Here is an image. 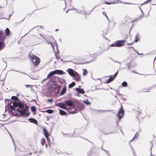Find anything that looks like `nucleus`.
I'll list each match as a JSON object with an SVG mask.
<instances>
[{"mask_svg": "<svg viewBox=\"0 0 156 156\" xmlns=\"http://www.w3.org/2000/svg\"><path fill=\"white\" fill-rule=\"evenodd\" d=\"M30 58L33 64L35 66H37L40 62V58L36 55H30Z\"/></svg>", "mask_w": 156, "mask_h": 156, "instance_id": "2", "label": "nucleus"}, {"mask_svg": "<svg viewBox=\"0 0 156 156\" xmlns=\"http://www.w3.org/2000/svg\"><path fill=\"white\" fill-rule=\"evenodd\" d=\"M139 40V34L138 33L135 36V40L133 41V42H136Z\"/></svg>", "mask_w": 156, "mask_h": 156, "instance_id": "23", "label": "nucleus"}, {"mask_svg": "<svg viewBox=\"0 0 156 156\" xmlns=\"http://www.w3.org/2000/svg\"><path fill=\"white\" fill-rule=\"evenodd\" d=\"M102 32V35L103 36H104L106 35V34H107L108 30L107 29H106L104 30H103Z\"/></svg>", "mask_w": 156, "mask_h": 156, "instance_id": "27", "label": "nucleus"}, {"mask_svg": "<svg viewBox=\"0 0 156 156\" xmlns=\"http://www.w3.org/2000/svg\"><path fill=\"white\" fill-rule=\"evenodd\" d=\"M139 8L140 9V10L141 12H142V16H139V19H137V20H133V21H132V24H133V25H132V27H131V29L130 30H131V29H132V27H133V22H135V21H137L138 20H140V19H141L142 18V17H143L144 16V12H143V11L142 10V9H141V8L140 7H139Z\"/></svg>", "mask_w": 156, "mask_h": 156, "instance_id": "9", "label": "nucleus"}, {"mask_svg": "<svg viewBox=\"0 0 156 156\" xmlns=\"http://www.w3.org/2000/svg\"><path fill=\"white\" fill-rule=\"evenodd\" d=\"M136 53H137V54L138 55H143V53H141V54H140L136 50V51H135Z\"/></svg>", "mask_w": 156, "mask_h": 156, "instance_id": "51", "label": "nucleus"}, {"mask_svg": "<svg viewBox=\"0 0 156 156\" xmlns=\"http://www.w3.org/2000/svg\"><path fill=\"white\" fill-rule=\"evenodd\" d=\"M5 35L7 36H9L11 35L9 29L7 28L5 30Z\"/></svg>", "mask_w": 156, "mask_h": 156, "instance_id": "15", "label": "nucleus"}, {"mask_svg": "<svg viewBox=\"0 0 156 156\" xmlns=\"http://www.w3.org/2000/svg\"><path fill=\"white\" fill-rule=\"evenodd\" d=\"M17 97L16 96H12L11 97V99L12 100H16L17 99Z\"/></svg>", "mask_w": 156, "mask_h": 156, "instance_id": "44", "label": "nucleus"}, {"mask_svg": "<svg viewBox=\"0 0 156 156\" xmlns=\"http://www.w3.org/2000/svg\"><path fill=\"white\" fill-rule=\"evenodd\" d=\"M102 13L103 14V15H105V17H106L107 19V20L108 21V22H109L110 21V20H109V19L108 18V17L107 16L105 12H104V11L103 12H102Z\"/></svg>", "mask_w": 156, "mask_h": 156, "instance_id": "32", "label": "nucleus"}, {"mask_svg": "<svg viewBox=\"0 0 156 156\" xmlns=\"http://www.w3.org/2000/svg\"><path fill=\"white\" fill-rule=\"evenodd\" d=\"M67 72L72 77H74V71L73 69L70 68L68 69L67 70Z\"/></svg>", "mask_w": 156, "mask_h": 156, "instance_id": "12", "label": "nucleus"}, {"mask_svg": "<svg viewBox=\"0 0 156 156\" xmlns=\"http://www.w3.org/2000/svg\"><path fill=\"white\" fill-rule=\"evenodd\" d=\"M46 43L48 44H51V46H52L53 49V50H54V46L55 45H56L57 48L58 47V45L56 43V41L55 40H54V42L53 43L50 42L48 41H47L46 42Z\"/></svg>", "mask_w": 156, "mask_h": 156, "instance_id": "8", "label": "nucleus"}, {"mask_svg": "<svg viewBox=\"0 0 156 156\" xmlns=\"http://www.w3.org/2000/svg\"><path fill=\"white\" fill-rule=\"evenodd\" d=\"M10 109L11 110V112L14 114L16 113H15L13 111L15 112L17 111L20 112V115H24L25 112L28 109V108L26 105L24 107V105L22 103L15 101L13 103V105L10 107Z\"/></svg>", "mask_w": 156, "mask_h": 156, "instance_id": "1", "label": "nucleus"}, {"mask_svg": "<svg viewBox=\"0 0 156 156\" xmlns=\"http://www.w3.org/2000/svg\"><path fill=\"white\" fill-rule=\"evenodd\" d=\"M105 3L106 4H108V5H109V4H111V3L108 2H105Z\"/></svg>", "mask_w": 156, "mask_h": 156, "instance_id": "53", "label": "nucleus"}, {"mask_svg": "<svg viewBox=\"0 0 156 156\" xmlns=\"http://www.w3.org/2000/svg\"><path fill=\"white\" fill-rule=\"evenodd\" d=\"M76 83L74 82H73L69 84V88H70L74 87Z\"/></svg>", "mask_w": 156, "mask_h": 156, "instance_id": "25", "label": "nucleus"}, {"mask_svg": "<svg viewBox=\"0 0 156 156\" xmlns=\"http://www.w3.org/2000/svg\"><path fill=\"white\" fill-rule=\"evenodd\" d=\"M122 86L123 87H126L128 86L127 83L126 81H123L122 84Z\"/></svg>", "mask_w": 156, "mask_h": 156, "instance_id": "29", "label": "nucleus"}, {"mask_svg": "<svg viewBox=\"0 0 156 156\" xmlns=\"http://www.w3.org/2000/svg\"><path fill=\"white\" fill-rule=\"evenodd\" d=\"M115 91H116V94H117L118 95H119V96L122 95V94H119V90H115Z\"/></svg>", "mask_w": 156, "mask_h": 156, "instance_id": "38", "label": "nucleus"}, {"mask_svg": "<svg viewBox=\"0 0 156 156\" xmlns=\"http://www.w3.org/2000/svg\"><path fill=\"white\" fill-rule=\"evenodd\" d=\"M30 85H26V86L27 87H29V86H30Z\"/></svg>", "mask_w": 156, "mask_h": 156, "instance_id": "59", "label": "nucleus"}, {"mask_svg": "<svg viewBox=\"0 0 156 156\" xmlns=\"http://www.w3.org/2000/svg\"><path fill=\"white\" fill-rule=\"evenodd\" d=\"M156 86L155 85H154L153 86H152V87H151L150 88H149L148 89L147 91L145 90V89H144L143 90V92H148V90H149L150 89H151L152 88Z\"/></svg>", "mask_w": 156, "mask_h": 156, "instance_id": "36", "label": "nucleus"}, {"mask_svg": "<svg viewBox=\"0 0 156 156\" xmlns=\"http://www.w3.org/2000/svg\"><path fill=\"white\" fill-rule=\"evenodd\" d=\"M112 110H98V112H108V111H112Z\"/></svg>", "mask_w": 156, "mask_h": 156, "instance_id": "33", "label": "nucleus"}, {"mask_svg": "<svg viewBox=\"0 0 156 156\" xmlns=\"http://www.w3.org/2000/svg\"><path fill=\"white\" fill-rule=\"evenodd\" d=\"M123 3L125 4H133V3H129V2L128 3L127 2H125Z\"/></svg>", "mask_w": 156, "mask_h": 156, "instance_id": "52", "label": "nucleus"}, {"mask_svg": "<svg viewBox=\"0 0 156 156\" xmlns=\"http://www.w3.org/2000/svg\"><path fill=\"white\" fill-rule=\"evenodd\" d=\"M29 120L30 122L34 123V124H37L38 123L37 121L34 119L30 118L29 119Z\"/></svg>", "mask_w": 156, "mask_h": 156, "instance_id": "17", "label": "nucleus"}, {"mask_svg": "<svg viewBox=\"0 0 156 156\" xmlns=\"http://www.w3.org/2000/svg\"><path fill=\"white\" fill-rule=\"evenodd\" d=\"M101 148H102V149L104 151H105L106 152L107 154L108 155H109V156H111L110 154H108V152H107V151H106L105 150H104L102 147H101Z\"/></svg>", "mask_w": 156, "mask_h": 156, "instance_id": "45", "label": "nucleus"}, {"mask_svg": "<svg viewBox=\"0 0 156 156\" xmlns=\"http://www.w3.org/2000/svg\"><path fill=\"white\" fill-rule=\"evenodd\" d=\"M10 136H11V137H12V141H13V143H14V145H15V142H14V140H13V139H12V136L11 135V134H10Z\"/></svg>", "mask_w": 156, "mask_h": 156, "instance_id": "56", "label": "nucleus"}, {"mask_svg": "<svg viewBox=\"0 0 156 156\" xmlns=\"http://www.w3.org/2000/svg\"><path fill=\"white\" fill-rule=\"evenodd\" d=\"M83 102L87 105H89L90 104V103L88 101V100H87L86 101H84Z\"/></svg>", "mask_w": 156, "mask_h": 156, "instance_id": "34", "label": "nucleus"}, {"mask_svg": "<svg viewBox=\"0 0 156 156\" xmlns=\"http://www.w3.org/2000/svg\"><path fill=\"white\" fill-rule=\"evenodd\" d=\"M65 103L66 105V106H68L69 108L73 106V103L72 101L69 100H66L65 101Z\"/></svg>", "mask_w": 156, "mask_h": 156, "instance_id": "6", "label": "nucleus"}, {"mask_svg": "<svg viewBox=\"0 0 156 156\" xmlns=\"http://www.w3.org/2000/svg\"><path fill=\"white\" fill-rule=\"evenodd\" d=\"M151 0H147V1H146V2H144L142 3L141 5V6L144 5V4H146V3H148V2H149Z\"/></svg>", "mask_w": 156, "mask_h": 156, "instance_id": "39", "label": "nucleus"}, {"mask_svg": "<svg viewBox=\"0 0 156 156\" xmlns=\"http://www.w3.org/2000/svg\"><path fill=\"white\" fill-rule=\"evenodd\" d=\"M55 56H56V58L57 59H59L60 58V56L59 55H55Z\"/></svg>", "mask_w": 156, "mask_h": 156, "instance_id": "48", "label": "nucleus"}, {"mask_svg": "<svg viewBox=\"0 0 156 156\" xmlns=\"http://www.w3.org/2000/svg\"><path fill=\"white\" fill-rule=\"evenodd\" d=\"M138 136V134H137V133H136V134L135 135L134 137H133V139L132 140H130V142L132 141L136 137H137V136Z\"/></svg>", "mask_w": 156, "mask_h": 156, "instance_id": "41", "label": "nucleus"}, {"mask_svg": "<svg viewBox=\"0 0 156 156\" xmlns=\"http://www.w3.org/2000/svg\"><path fill=\"white\" fill-rule=\"evenodd\" d=\"M3 33V32L2 31H0V39H1V35Z\"/></svg>", "mask_w": 156, "mask_h": 156, "instance_id": "54", "label": "nucleus"}, {"mask_svg": "<svg viewBox=\"0 0 156 156\" xmlns=\"http://www.w3.org/2000/svg\"><path fill=\"white\" fill-rule=\"evenodd\" d=\"M137 112H138L137 114H138V115L139 116V115H140L141 113V110L138 111Z\"/></svg>", "mask_w": 156, "mask_h": 156, "instance_id": "47", "label": "nucleus"}, {"mask_svg": "<svg viewBox=\"0 0 156 156\" xmlns=\"http://www.w3.org/2000/svg\"><path fill=\"white\" fill-rule=\"evenodd\" d=\"M46 138L47 139V141L48 142V143L49 144H50V140L49 138L48 137V136H47V137H46Z\"/></svg>", "mask_w": 156, "mask_h": 156, "instance_id": "43", "label": "nucleus"}, {"mask_svg": "<svg viewBox=\"0 0 156 156\" xmlns=\"http://www.w3.org/2000/svg\"><path fill=\"white\" fill-rule=\"evenodd\" d=\"M128 18V17H125V18H124V20L125 21V22L127 21Z\"/></svg>", "mask_w": 156, "mask_h": 156, "instance_id": "50", "label": "nucleus"}, {"mask_svg": "<svg viewBox=\"0 0 156 156\" xmlns=\"http://www.w3.org/2000/svg\"><path fill=\"white\" fill-rule=\"evenodd\" d=\"M90 13H89L88 14H86L85 12H84V14L85 15H86L87 14L89 15L90 14Z\"/></svg>", "mask_w": 156, "mask_h": 156, "instance_id": "64", "label": "nucleus"}, {"mask_svg": "<svg viewBox=\"0 0 156 156\" xmlns=\"http://www.w3.org/2000/svg\"><path fill=\"white\" fill-rule=\"evenodd\" d=\"M66 85H65V87L63 88L62 90L61 93H60V95H62L64 94L66 92Z\"/></svg>", "mask_w": 156, "mask_h": 156, "instance_id": "16", "label": "nucleus"}, {"mask_svg": "<svg viewBox=\"0 0 156 156\" xmlns=\"http://www.w3.org/2000/svg\"><path fill=\"white\" fill-rule=\"evenodd\" d=\"M54 71L55 74L62 75L64 74L63 71L60 70H56Z\"/></svg>", "mask_w": 156, "mask_h": 156, "instance_id": "13", "label": "nucleus"}, {"mask_svg": "<svg viewBox=\"0 0 156 156\" xmlns=\"http://www.w3.org/2000/svg\"><path fill=\"white\" fill-rule=\"evenodd\" d=\"M76 90L78 92H79L80 93L82 94H83L85 93V91H84V90L81 88H76Z\"/></svg>", "mask_w": 156, "mask_h": 156, "instance_id": "20", "label": "nucleus"}, {"mask_svg": "<svg viewBox=\"0 0 156 156\" xmlns=\"http://www.w3.org/2000/svg\"><path fill=\"white\" fill-rule=\"evenodd\" d=\"M156 86L155 85H154L153 86H152V87H151L150 88H149L148 89L147 91L145 90V89H144L143 90V92H148V90H149L150 89H151L152 88Z\"/></svg>", "mask_w": 156, "mask_h": 156, "instance_id": "37", "label": "nucleus"}, {"mask_svg": "<svg viewBox=\"0 0 156 156\" xmlns=\"http://www.w3.org/2000/svg\"><path fill=\"white\" fill-rule=\"evenodd\" d=\"M114 79H113L112 77V76H110V78L108 79L107 81H106V83H109L112 82Z\"/></svg>", "mask_w": 156, "mask_h": 156, "instance_id": "21", "label": "nucleus"}, {"mask_svg": "<svg viewBox=\"0 0 156 156\" xmlns=\"http://www.w3.org/2000/svg\"><path fill=\"white\" fill-rule=\"evenodd\" d=\"M87 73V71L86 69H85L83 73V75H85Z\"/></svg>", "mask_w": 156, "mask_h": 156, "instance_id": "40", "label": "nucleus"}, {"mask_svg": "<svg viewBox=\"0 0 156 156\" xmlns=\"http://www.w3.org/2000/svg\"><path fill=\"white\" fill-rule=\"evenodd\" d=\"M43 131L44 132V134L45 137H47V136H48V133L47 132V129L45 128H43Z\"/></svg>", "mask_w": 156, "mask_h": 156, "instance_id": "18", "label": "nucleus"}, {"mask_svg": "<svg viewBox=\"0 0 156 156\" xmlns=\"http://www.w3.org/2000/svg\"><path fill=\"white\" fill-rule=\"evenodd\" d=\"M59 107H61L62 108L67 109V108L66 107V104L62 103H58L57 105Z\"/></svg>", "mask_w": 156, "mask_h": 156, "instance_id": "7", "label": "nucleus"}, {"mask_svg": "<svg viewBox=\"0 0 156 156\" xmlns=\"http://www.w3.org/2000/svg\"><path fill=\"white\" fill-rule=\"evenodd\" d=\"M47 101L48 102H50L52 103L53 101L52 99H49L47 100Z\"/></svg>", "mask_w": 156, "mask_h": 156, "instance_id": "46", "label": "nucleus"}, {"mask_svg": "<svg viewBox=\"0 0 156 156\" xmlns=\"http://www.w3.org/2000/svg\"><path fill=\"white\" fill-rule=\"evenodd\" d=\"M4 42L3 41H0V50L2 49L4 47Z\"/></svg>", "mask_w": 156, "mask_h": 156, "instance_id": "22", "label": "nucleus"}, {"mask_svg": "<svg viewBox=\"0 0 156 156\" xmlns=\"http://www.w3.org/2000/svg\"><path fill=\"white\" fill-rule=\"evenodd\" d=\"M67 110L71 114H74L77 112V111L75 109L73 106L70 108H67Z\"/></svg>", "mask_w": 156, "mask_h": 156, "instance_id": "5", "label": "nucleus"}, {"mask_svg": "<svg viewBox=\"0 0 156 156\" xmlns=\"http://www.w3.org/2000/svg\"><path fill=\"white\" fill-rule=\"evenodd\" d=\"M132 151H133V154L134 156H136V154H135V153L134 150L133 148H132Z\"/></svg>", "mask_w": 156, "mask_h": 156, "instance_id": "49", "label": "nucleus"}, {"mask_svg": "<svg viewBox=\"0 0 156 156\" xmlns=\"http://www.w3.org/2000/svg\"><path fill=\"white\" fill-rule=\"evenodd\" d=\"M156 58V57L155 58H154V62H153V63H154V61H155V60Z\"/></svg>", "mask_w": 156, "mask_h": 156, "instance_id": "62", "label": "nucleus"}, {"mask_svg": "<svg viewBox=\"0 0 156 156\" xmlns=\"http://www.w3.org/2000/svg\"><path fill=\"white\" fill-rule=\"evenodd\" d=\"M59 113L61 115H64L66 114V112L61 110H59Z\"/></svg>", "mask_w": 156, "mask_h": 156, "instance_id": "26", "label": "nucleus"}, {"mask_svg": "<svg viewBox=\"0 0 156 156\" xmlns=\"http://www.w3.org/2000/svg\"><path fill=\"white\" fill-rule=\"evenodd\" d=\"M125 42V41L122 40H118L113 44H112L110 46L112 47H121L124 45V43Z\"/></svg>", "mask_w": 156, "mask_h": 156, "instance_id": "4", "label": "nucleus"}, {"mask_svg": "<svg viewBox=\"0 0 156 156\" xmlns=\"http://www.w3.org/2000/svg\"><path fill=\"white\" fill-rule=\"evenodd\" d=\"M55 74L54 71H51L50 72L49 74L48 75L47 78L44 79V80H45L48 79L50 78L53 75Z\"/></svg>", "mask_w": 156, "mask_h": 156, "instance_id": "11", "label": "nucleus"}, {"mask_svg": "<svg viewBox=\"0 0 156 156\" xmlns=\"http://www.w3.org/2000/svg\"><path fill=\"white\" fill-rule=\"evenodd\" d=\"M65 62H72V61L69 60V61H65Z\"/></svg>", "mask_w": 156, "mask_h": 156, "instance_id": "60", "label": "nucleus"}, {"mask_svg": "<svg viewBox=\"0 0 156 156\" xmlns=\"http://www.w3.org/2000/svg\"><path fill=\"white\" fill-rule=\"evenodd\" d=\"M133 44V43H127V45H132Z\"/></svg>", "mask_w": 156, "mask_h": 156, "instance_id": "57", "label": "nucleus"}, {"mask_svg": "<svg viewBox=\"0 0 156 156\" xmlns=\"http://www.w3.org/2000/svg\"><path fill=\"white\" fill-rule=\"evenodd\" d=\"M31 110L33 112H35L36 111V108L35 107H32L31 108Z\"/></svg>", "mask_w": 156, "mask_h": 156, "instance_id": "35", "label": "nucleus"}, {"mask_svg": "<svg viewBox=\"0 0 156 156\" xmlns=\"http://www.w3.org/2000/svg\"><path fill=\"white\" fill-rule=\"evenodd\" d=\"M115 62H117V63H120V62H118V61H114Z\"/></svg>", "mask_w": 156, "mask_h": 156, "instance_id": "63", "label": "nucleus"}, {"mask_svg": "<svg viewBox=\"0 0 156 156\" xmlns=\"http://www.w3.org/2000/svg\"><path fill=\"white\" fill-rule=\"evenodd\" d=\"M58 79V77L57 76H53L51 79L50 81L53 83H55Z\"/></svg>", "mask_w": 156, "mask_h": 156, "instance_id": "14", "label": "nucleus"}, {"mask_svg": "<svg viewBox=\"0 0 156 156\" xmlns=\"http://www.w3.org/2000/svg\"><path fill=\"white\" fill-rule=\"evenodd\" d=\"M58 82L61 84H63L64 83L65 84V85H66V82L64 80L58 78Z\"/></svg>", "mask_w": 156, "mask_h": 156, "instance_id": "24", "label": "nucleus"}, {"mask_svg": "<svg viewBox=\"0 0 156 156\" xmlns=\"http://www.w3.org/2000/svg\"><path fill=\"white\" fill-rule=\"evenodd\" d=\"M131 62H129L128 63L126 64V66L127 67V69L128 70H129L130 69V66L131 64Z\"/></svg>", "mask_w": 156, "mask_h": 156, "instance_id": "30", "label": "nucleus"}, {"mask_svg": "<svg viewBox=\"0 0 156 156\" xmlns=\"http://www.w3.org/2000/svg\"><path fill=\"white\" fill-rule=\"evenodd\" d=\"M43 131L44 132V134L45 137H47V136H48V133L47 132V129L45 128H43Z\"/></svg>", "mask_w": 156, "mask_h": 156, "instance_id": "19", "label": "nucleus"}, {"mask_svg": "<svg viewBox=\"0 0 156 156\" xmlns=\"http://www.w3.org/2000/svg\"><path fill=\"white\" fill-rule=\"evenodd\" d=\"M45 143V140L44 138L41 139V144L42 145H44Z\"/></svg>", "mask_w": 156, "mask_h": 156, "instance_id": "28", "label": "nucleus"}, {"mask_svg": "<svg viewBox=\"0 0 156 156\" xmlns=\"http://www.w3.org/2000/svg\"><path fill=\"white\" fill-rule=\"evenodd\" d=\"M129 48H132V49H133L134 51H136V49H135L133 47H129Z\"/></svg>", "mask_w": 156, "mask_h": 156, "instance_id": "55", "label": "nucleus"}, {"mask_svg": "<svg viewBox=\"0 0 156 156\" xmlns=\"http://www.w3.org/2000/svg\"><path fill=\"white\" fill-rule=\"evenodd\" d=\"M45 112H47L48 113L51 114L53 112V111L51 109H48L46 110L45 111Z\"/></svg>", "mask_w": 156, "mask_h": 156, "instance_id": "31", "label": "nucleus"}, {"mask_svg": "<svg viewBox=\"0 0 156 156\" xmlns=\"http://www.w3.org/2000/svg\"><path fill=\"white\" fill-rule=\"evenodd\" d=\"M152 146H153V145H152V146H151V149H151V150H152Z\"/></svg>", "mask_w": 156, "mask_h": 156, "instance_id": "61", "label": "nucleus"}, {"mask_svg": "<svg viewBox=\"0 0 156 156\" xmlns=\"http://www.w3.org/2000/svg\"><path fill=\"white\" fill-rule=\"evenodd\" d=\"M124 114V111L123 109L122 108L120 109L118 112L117 116L118 119L116 122V124L117 127L119 126L118 125V123L120 122V120L122 118Z\"/></svg>", "mask_w": 156, "mask_h": 156, "instance_id": "3", "label": "nucleus"}, {"mask_svg": "<svg viewBox=\"0 0 156 156\" xmlns=\"http://www.w3.org/2000/svg\"><path fill=\"white\" fill-rule=\"evenodd\" d=\"M118 73V71H117L116 73H115L113 77H112L113 78V79H115V77L117 76Z\"/></svg>", "mask_w": 156, "mask_h": 156, "instance_id": "42", "label": "nucleus"}, {"mask_svg": "<svg viewBox=\"0 0 156 156\" xmlns=\"http://www.w3.org/2000/svg\"><path fill=\"white\" fill-rule=\"evenodd\" d=\"M73 77L75 78V80L77 82L80 81L81 80V77L80 76L76 73V74L74 75Z\"/></svg>", "mask_w": 156, "mask_h": 156, "instance_id": "10", "label": "nucleus"}, {"mask_svg": "<svg viewBox=\"0 0 156 156\" xmlns=\"http://www.w3.org/2000/svg\"><path fill=\"white\" fill-rule=\"evenodd\" d=\"M77 12H78V13H81V11H78Z\"/></svg>", "mask_w": 156, "mask_h": 156, "instance_id": "58", "label": "nucleus"}]
</instances>
